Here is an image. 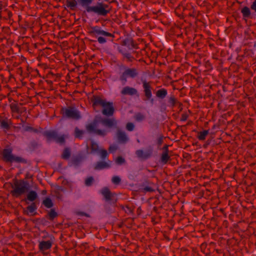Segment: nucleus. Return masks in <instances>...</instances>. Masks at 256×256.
<instances>
[{"label":"nucleus","mask_w":256,"mask_h":256,"mask_svg":"<svg viewBox=\"0 0 256 256\" xmlns=\"http://www.w3.org/2000/svg\"><path fill=\"white\" fill-rule=\"evenodd\" d=\"M88 33L91 36L96 38L98 42L100 44H104L106 42V37L114 38L113 34L104 30L98 26H91L89 28Z\"/></svg>","instance_id":"nucleus-4"},{"label":"nucleus","mask_w":256,"mask_h":256,"mask_svg":"<svg viewBox=\"0 0 256 256\" xmlns=\"http://www.w3.org/2000/svg\"><path fill=\"white\" fill-rule=\"evenodd\" d=\"M120 93L122 95L124 96H138V90L134 88L130 87L129 86H126L123 88Z\"/></svg>","instance_id":"nucleus-14"},{"label":"nucleus","mask_w":256,"mask_h":256,"mask_svg":"<svg viewBox=\"0 0 256 256\" xmlns=\"http://www.w3.org/2000/svg\"><path fill=\"white\" fill-rule=\"evenodd\" d=\"M2 4H0V10H2Z\"/></svg>","instance_id":"nucleus-53"},{"label":"nucleus","mask_w":256,"mask_h":256,"mask_svg":"<svg viewBox=\"0 0 256 256\" xmlns=\"http://www.w3.org/2000/svg\"><path fill=\"white\" fill-rule=\"evenodd\" d=\"M10 108L12 112H19V108L16 104L12 103L10 104Z\"/></svg>","instance_id":"nucleus-35"},{"label":"nucleus","mask_w":256,"mask_h":256,"mask_svg":"<svg viewBox=\"0 0 256 256\" xmlns=\"http://www.w3.org/2000/svg\"><path fill=\"white\" fill-rule=\"evenodd\" d=\"M144 192H152L154 191V190L150 186H146L144 188Z\"/></svg>","instance_id":"nucleus-45"},{"label":"nucleus","mask_w":256,"mask_h":256,"mask_svg":"<svg viewBox=\"0 0 256 256\" xmlns=\"http://www.w3.org/2000/svg\"><path fill=\"white\" fill-rule=\"evenodd\" d=\"M188 118V115L186 114H182L180 118V120L186 121Z\"/></svg>","instance_id":"nucleus-47"},{"label":"nucleus","mask_w":256,"mask_h":256,"mask_svg":"<svg viewBox=\"0 0 256 256\" xmlns=\"http://www.w3.org/2000/svg\"><path fill=\"white\" fill-rule=\"evenodd\" d=\"M90 148L92 153H98L100 150L99 149V146L98 144L94 141H92L90 144Z\"/></svg>","instance_id":"nucleus-22"},{"label":"nucleus","mask_w":256,"mask_h":256,"mask_svg":"<svg viewBox=\"0 0 256 256\" xmlns=\"http://www.w3.org/2000/svg\"><path fill=\"white\" fill-rule=\"evenodd\" d=\"M100 122L104 126L111 128H118V122L114 118H99V120L94 119L92 123L86 125V130L90 134H94L96 135L104 136L107 134V131L105 130H100L96 128L97 124Z\"/></svg>","instance_id":"nucleus-1"},{"label":"nucleus","mask_w":256,"mask_h":256,"mask_svg":"<svg viewBox=\"0 0 256 256\" xmlns=\"http://www.w3.org/2000/svg\"><path fill=\"white\" fill-rule=\"evenodd\" d=\"M36 209V206L35 203H32L30 206L27 207V210L30 213H32Z\"/></svg>","instance_id":"nucleus-38"},{"label":"nucleus","mask_w":256,"mask_h":256,"mask_svg":"<svg viewBox=\"0 0 256 256\" xmlns=\"http://www.w3.org/2000/svg\"><path fill=\"white\" fill-rule=\"evenodd\" d=\"M241 12L243 16L246 18H249L250 15V10L247 6H244L243 8H242Z\"/></svg>","instance_id":"nucleus-27"},{"label":"nucleus","mask_w":256,"mask_h":256,"mask_svg":"<svg viewBox=\"0 0 256 256\" xmlns=\"http://www.w3.org/2000/svg\"><path fill=\"white\" fill-rule=\"evenodd\" d=\"M98 154H100V158L104 160H105L108 156V153L106 150H100Z\"/></svg>","instance_id":"nucleus-31"},{"label":"nucleus","mask_w":256,"mask_h":256,"mask_svg":"<svg viewBox=\"0 0 256 256\" xmlns=\"http://www.w3.org/2000/svg\"><path fill=\"white\" fill-rule=\"evenodd\" d=\"M122 46H127L130 50L136 48V44L134 43L132 38H127L124 40L122 42Z\"/></svg>","instance_id":"nucleus-17"},{"label":"nucleus","mask_w":256,"mask_h":256,"mask_svg":"<svg viewBox=\"0 0 256 256\" xmlns=\"http://www.w3.org/2000/svg\"><path fill=\"white\" fill-rule=\"evenodd\" d=\"M0 124V126L3 128H5L6 130H8L10 128V125L7 118L1 120Z\"/></svg>","instance_id":"nucleus-30"},{"label":"nucleus","mask_w":256,"mask_h":256,"mask_svg":"<svg viewBox=\"0 0 256 256\" xmlns=\"http://www.w3.org/2000/svg\"><path fill=\"white\" fill-rule=\"evenodd\" d=\"M122 209L124 210L126 213H132L134 210L133 206H126L124 208L122 206Z\"/></svg>","instance_id":"nucleus-39"},{"label":"nucleus","mask_w":256,"mask_h":256,"mask_svg":"<svg viewBox=\"0 0 256 256\" xmlns=\"http://www.w3.org/2000/svg\"><path fill=\"white\" fill-rule=\"evenodd\" d=\"M90 100L94 108L97 106H104L105 104L107 102L105 99L103 98L102 96L98 95H93Z\"/></svg>","instance_id":"nucleus-12"},{"label":"nucleus","mask_w":256,"mask_h":256,"mask_svg":"<svg viewBox=\"0 0 256 256\" xmlns=\"http://www.w3.org/2000/svg\"><path fill=\"white\" fill-rule=\"evenodd\" d=\"M24 130L25 131H32L34 132H37L38 130L36 128H34L30 126H26L24 128Z\"/></svg>","instance_id":"nucleus-43"},{"label":"nucleus","mask_w":256,"mask_h":256,"mask_svg":"<svg viewBox=\"0 0 256 256\" xmlns=\"http://www.w3.org/2000/svg\"><path fill=\"white\" fill-rule=\"evenodd\" d=\"M58 216L57 213L54 209H51L48 213V218L50 220H53Z\"/></svg>","instance_id":"nucleus-34"},{"label":"nucleus","mask_w":256,"mask_h":256,"mask_svg":"<svg viewBox=\"0 0 256 256\" xmlns=\"http://www.w3.org/2000/svg\"><path fill=\"white\" fill-rule=\"evenodd\" d=\"M12 188L10 192L12 196L14 198H18L28 192L30 186L28 182L24 180L15 179L12 184Z\"/></svg>","instance_id":"nucleus-3"},{"label":"nucleus","mask_w":256,"mask_h":256,"mask_svg":"<svg viewBox=\"0 0 256 256\" xmlns=\"http://www.w3.org/2000/svg\"><path fill=\"white\" fill-rule=\"evenodd\" d=\"M125 162L124 159L122 156H118L116 160V162L118 164H122V163H124Z\"/></svg>","instance_id":"nucleus-42"},{"label":"nucleus","mask_w":256,"mask_h":256,"mask_svg":"<svg viewBox=\"0 0 256 256\" xmlns=\"http://www.w3.org/2000/svg\"><path fill=\"white\" fill-rule=\"evenodd\" d=\"M79 4L86 8L88 12H94L98 16H106L110 13L111 7L103 2H98L96 6H90L94 0H78Z\"/></svg>","instance_id":"nucleus-2"},{"label":"nucleus","mask_w":256,"mask_h":256,"mask_svg":"<svg viewBox=\"0 0 256 256\" xmlns=\"http://www.w3.org/2000/svg\"><path fill=\"white\" fill-rule=\"evenodd\" d=\"M142 87L144 94V101L150 100L152 104H154V100L152 98V87L150 82H147L146 80L142 81Z\"/></svg>","instance_id":"nucleus-9"},{"label":"nucleus","mask_w":256,"mask_h":256,"mask_svg":"<svg viewBox=\"0 0 256 256\" xmlns=\"http://www.w3.org/2000/svg\"><path fill=\"white\" fill-rule=\"evenodd\" d=\"M250 8L256 12V0H254L251 5Z\"/></svg>","instance_id":"nucleus-48"},{"label":"nucleus","mask_w":256,"mask_h":256,"mask_svg":"<svg viewBox=\"0 0 256 256\" xmlns=\"http://www.w3.org/2000/svg\"><path fill=\"white\" fill-rule=\"evenodd\" d=\"M42 204L47 208H50L53 206V203L51 199L49 198H46L42 202Z\"/></svg>","instance_id":"nucleus-28"},{"label":"nucleus","mask_w":256,"mask_h":256,"mask_svg":"<svg viewBox=\"0 0 256 256\" xmlns=\"http://www.w3.org/2000/svg\"><path fill=\"white\" fill-rule=\"evenodd\" d=\"M112 181L113 184L118 185L120 182L121 179L118 176H114L112 177Z\"/></svg>","instance_id":"nucleus-40"},{"label":"nucleus","mask_w":256,"mask_h":256,"mask_svg":"<svg viewBox=\"0 0 256 256\" xmlns=\"http://www.w3.org/2000/svg\"><path fill=\"white\" fill-rule=\"evenodd\" d=\"M116 137L120 143H126L128 140L126 132L120 130L118 128H117Z\"/></svg>","instance_id":"nucleus-15"},{"label":"nucleus","mask_w":256,"mask_h":256,"mask_svg":"<svg viewBox=\"0 0 256 256\" xmlns=\"http://www.w3.org/2000/svg\"><path fill=\"white\" fill-rule=\"evenodd\" d=\"M61 113L64 117L78 120L80 118V112L74 107H68L67 108H62L61 109Z\"/></svg>","instance_id":"nucleus-8"},{"label":"nucleus","mask_w":256,"mask_h":256,"mask_svg":"<svg viewBox=\"0 0 256 256\" xmlns=\"http://www.w3.org/2000/svg\"><path fill=\"white\" fill-rule=\"evenodd\" d=\"M139 75V72L138 69L132 68H124V70L121 74L120 76V80L123 82V84L127 82V78H134L138 77Z\"/></svg>","instance_id":"nucleus-7"},{"label":"nucleus","mask_w":256,"mask_h":256,"mask_svg":"<svg viewBox=\"0 0 256 256\" xmlns=\"http://www.w3.org/2000/svg\"><path fill=\"white\" fill-rule=\"evenodd\" d=\"M134 127V124L132 122H128L126 125V128L128 131H132Z\"/></svg>","instance_id":"nucleus-41"},{"label":"nucleus","mask_w":256,"mask_h":256,"mask_svg":"<svg viewBox=\"0 0 256 256\" xmlns=\"http://www.w3.org/2000/svg\"><path fill=\"white\" fill-rule=\"evenodd\" d=\"M84 132L82 130H80L77 127L75 128L74 134L76 138H81Z\"/></svg>","instance_id":"nucleus-33"},{"label":"nucleus","mask_w":256,"mask_h":256,"mask_svg":"<svg viewBox=\"0 0 256 256\" xmlns=\"http://www.w3.org/2000/svg\"><path fill=\"white\" fill-rule=\"evenodd\" d=\"M101 194L104 198L106 201H112L114 204L116 202V199L114 198L115 194L112 193L108 188L104 187L102 188Z\"/></svg>","instance_id":"nucleus-11"},{"label":"nucleus","mask_w":256,"mask_h":256,"mask_svg":"<svg viewBox=\"0 0 256 256\" xmlns=\"http://www.w3.org/2000/svg\"><path fill=\"white\" fill-rule=\"evenodd\" d=\"M119 52L123 55V56L127 58L129 62H132L134 59L133 56H131V54L128 52H124L121 50H119Z\"/></svg>","instance_id":"nucleus-32"},{"label":"nucleus","mask_w":256,"mask_h":256,"mask_svg":"<svg viewBox=\"0 0 256 256\" xmlns=\"http://www.w3.org/2000/svg\"><path fill=\"white\" fill-rule=\"evenodd\" d=\"M110 167V164L105 161H99L94 166V169L95 170H101L104 168H108Z\"/></svg>","instance_id":"nucleus-18"},{"label":"nucleus","mask_w":256,"mask_h":256,"mask_svg":"<svg viewBox=\"0 0 256 256\" xmlns=\"http://www.w3.org/2000/svg\"><path fill=\"white\" fill-rule=\"evenodd\" d=\"M168 102L170 104H171V106H174L176 104L177 100H176V98H175L174 96L173 95H172L170 97Z\"/></svg>","instance_id":"nucleus-37"},{"label":"nucleus","mask_w":256,"mask_h":256,"mask_svg":"<svg viewBox=\"0 0 256 256\" xmlns=\"http://www.w3.org/2000/svg\"><path fill=\"white\" fill-rule=\"evenodd\" d=\"M208 134V130H204L198 132V138L199 140H203L206 139V136Z\"/></svg>","instance_id":"nucleus-25"},{"label":"nucleus","mask_w":256,"mask_h":256,"mask_svg":"<svg viewBox=\"0 0 256 256\" xmlns=\"http://www.w3.org/2000/svg\"><path fill=\"white\" fill-rule=\"evenodd\" d=\"M134 118L136 121L138 122H140L146 119V116L140 112H138L136 113L134 116Z\"/></svg>","instance_id":"nucleus-24"},{"label":"nucleus","mask_w":256,"mask_h":256,"mask_svg":"<svg viewBox=\"0 0 256 256\" xmlns=\"http://www.w3.org/2000/svg\"><path fill=\"white\" fill-rule=\"evenodd\" d=\"M152 153L153 148L150 146L146 151H144L142 150H138L136 151V156L142 160H146L152 157Z\"/></svg>","instance_id":"nucleus-10"},{"label":"nucleus","mask_w":256,"mask_h":256,"mask_svg":"<svg viewBox=\"0 0 256 256\" xmlns=\"http://www.w3.org/2000/svg\"><path fill=\"white\" fill-rule=\"evenodd\" d=\"M170 160L168 153H162L160 157V162L163 164H166Z\"/></svg>","instance_id":"nucleus-23"},{"label":"nucleus","mask_w":256,"mask_h":256,"mask_svg":"<svg viewBox=\"0 0 256 256\" xmlns=\"http://www.w3.org/2000/svg\"><path fill=\"white\" fill-rule=\"evenodd\" d=\"M70 156V150L69 148H65L62 155V158L64 160H68Z\"/></svg>","instance_id":"nucleus-26"},{"label":"nucleus","mask_w":256,"mask_h":256,"mask_svg":"<svg viewBox=\"0 0 256 256\" xmlns=\"http://www.w3.org/2000/svg\"><path fill=\"white\" fill-rule=\"evenodd\" d=\"M94 178L92 176H90L86 179L84 184L85 185L90 186H91L94 182Z\"/></svg>","instance_id":"nucleus-36"},{"label":"nucleus","mask_w":256,"mask_h":256,"mask_svg":"<svg viewBox=\"0 0 256 256\" xmlns=\"http://www.w3.org/2000/svg\"><path fill=\"white\" fill-rule=\"evenodd\" d=\"M38 198V194L34 190L30 191L26 195V200L34 202Z\"/></svg>","instance_id":"nucleus-20"},{"label":"nucleus","mask_w":256,"mask_h":256,"mask_svg":"<svg viewBox=\"0 0 256 256\" xmlns=\"http://www.w3.org/2000/svg\"><path fill=\"white\" fill-rule=\"evenodd\" d=\"M116 150V148L114 146H110L108 150L110 152H112L114 150Z\"/></svg>","instance_id":"nucleus-50"},{"label":"nucleus","mask_w":256,"mask_h":256,"mask_svg":"<svg viewBox=\"0 0 256 256\" xmlns=\"http://www.w3.org/2000/svg\"><path fill=\"white\" fill-rule=\"evenodd\" d=\"M0 154L2 156V160L6 162L26 163V160L24 158L14 155L12 154V150L11 148H4L1 152Z\"/></svg>","instance_id":"nucleus-5"},{"label":"nucleus","mask_w":256,"mask_h":256,"mask_svg":"<svg viewBox=\"0 0 256 256\" xmlns=\"http://www.w3.org/2000/svg\"><path fill=\"white\" fill-rule=\"evenodd\" d=\"M73 164H78L80 162V160L78 158H74L72 160Z\"/></svg>","instance_id":"nucleus-49"},{"label":"nucleus","mask_w":256,"mask_h":256,"mask_svg":"<svg viewBox=\"0 0 256 256\" xmlns=\"http://www.w3.org/2000/svg\"><path fill=\"white\" fill-rule=\"evenodd\" d=\"M8 18H11V17L12 16V12H10V11H8Z\"/></svg>","instance_id":"nucleus-51"},{"label":"nucleus","mask_w":256,"mask_h":256,"mask_svg":"<svg viewBox=\"0 0 256 256\" xmlns=\"http://www.w3.org/2000/svg\"><path fill=\"white\" fill-rule=\"evenodd\" d=\"M102 114L106 116H112L114 114V109L112 102H107L102 106Z\"/></svg>","instance_id":"nucleus-13"},{"label":"nucleus","mask_w":256,"mask_h":256,"mask_svg":"<svg viewBox=\"0 0 256 256\" xmlns=\"http://www.w3.org/2000/svg\"><path fill=\"white\" fill-rule=\"evenodd\" d=\"M43 135L46 138L48 142L52 140L60 144H64L65 142L66 136L64 134L59 135L56 130L45 131Z\"/></svg>","instance_id":"nucleus-6"},{"label":"nucleus","mask_w":256,"mask_h":256,"mask_svg":"<svg viewBox=\"0 0 256 256\" xmlns=\"http://www.w3.org/2000/svg\"><path fill=\"white\" fill-rule=\"evenodd\" d=\"M76 214L78 215V216H85L86 217H90V216L88 214L84 212H76Z\"/></svg>","instance_id":"nucleus-44"},{"label":"nucleus","mask_w":256,"mask_h":256,"mask_svg":"<svg viewBox=\"0 0 256 256\" xmlns=\"http://www.w3.org/2000/svg\"><path fill=\"white\" fill-rule=\"evenodd\" d=\"M168 146H169L168 144H165L163 148H162V153H168Z\"/></svg>","instance_id":"nucleus-46"},{"label":"nucleus","mask_w":256,"mask_h":256,"mask_svg":"<svg viewBox=\"0 0 256 256\" xmlns=\"http://www.w3.org/2000/svg\"><path fill=\"white\" fill-rule=\"evenodd\" d=\"M32 176H30L28 173H27L26 174V178H31Z\"/></svg>","instance_id":"nucleus-52"},{"label":"nucleus","mask_w":256,"mask_h":256,"mask_svg":"<svg viewBox=\"0 0 256 256\" xmlns=\"http://www.w3.org/2000/svg\"><path fill=\"white\" fill-rule=\"evenodd\" d=\"M78 4L76 0H66V5L71 10H75Z\"/></svg>","instance_id":"nucleus-21"},{"label":"nucleus","mask_w":256,"mask_h":256,"mask_svg":"<svg viewBox=\"0 0 256 256\" xmlns=\"http://www.w3.org/2000/svg\"><path fill=\"white\" fill-rule=\"evenodd\" d=\"M167 94V90L164 88L158 90L156 93V96L160 99L165 98Z\"/></svg>","instance_id":"nucleus-19"},{"label":"nucleus","mask_w":256,"mask_h":256,"mask_svg":"<svg viewBox=\"0 0 256 256\" xmlns=\"http://www.w3.org/2000/svg\"><path fill=\"white\" fill-rule=\"evenodd\" d=\"M52 241L48 240L47 241L42 240L40 242L38 248L40 252H44L50 249L52 246Z\"/></svg>","instance_id":"nucleus-16"},{"label":"nucleus","mask_w":256,"mask_h":256,"mask_svg":"<svg viewBox=\"0 0 256 256\" xmlns=\"http://www.w3.org/2000/svg\"><path fill=\"white\" fill-rule=\"evenodd\" d=\"M164 136L162 134H159L156 140V143L158 148H159L164 142Z\"/></svg>","instance_id":"nucleus-29"}]
</instances>
